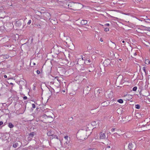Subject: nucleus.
Masks as SVG:
<instances>
[{
    "instance_id": "obj_1",
    "label": "nucleus",
    "mask_w": 150,
    "mask_h": 150,
    "mask_svg": "<svg viewBox=\"0 0 150 150\" xmlns=\"http://www.w3.org/2000/svg\"><path fill=\"white\" fill-rule=\"evenodd\" d=\"M54 115L53 112L51 111H48L46 112V114L43 115V117L45 118H53V116Z\"/></svg>"
},
{
    "instance_id": "obj_2",
    "label": "nucleus",
    "mask_w": 150,
    "mask_h": 150,
    "mask_svg": "<svg viewBox=\"0 0 150 150\" xmlns=\"http://www.w3.org/2000/svg\"><path fill=\"white\" fill-rule=\"evenodd\" d=\"M54 132L53 130H50L48 131L47 132V135L48 136H52V139L53 138H57L58 139V137L57 135L54 134Z\"/></svg>"
},
{
    "instance_id": "obj_3",
    "label": "nucleus",
    "mask_w": 150,
    "mask_h": 150,
    "mask_svg": "<svg viewBox=\"0 0 150 150\" xmlns=\"http://www.w3.org/2000/svg\"><path fill=\"white\" fill-rule=\"evenodd\" d=\"M35 133L34 132L30 133L28 137V139L29 141H30L32 138L35 135Z\"/></svg>"
},
{
    "instance_id": "obj_4",
    "label": "nucleus",
    "mask_w": 150,
    "mask_h": 150,
    "mask_svg": "<svg viewBox=\"0 0 150 150\" xmlns=\"http://www.w3.org/2000/svg\"><path fill=\"white\" fill-rule=\"evenodd\" d=\"M106 137L105 133L101 132L100 134V138L101 139H104Z\"/></svg>"
},
{
    "instance_id": "obj_5",
    "label": "nucleus",
    "mask_w": 150,
    "mask_h": 150,
    "mask_svg": "<svg viewBox=\"0 0 150 150\" xmlns=\"http://www.w3.org/2000/svg\"><path fill=\"white\" fill-rule=\"evenodd\" d=\"M99 122L98 121H93L91 122V124L93 126H99Z\"/></svg>"
},
{
    "instance_id": "obj_6",
    "label": "nucleus",
    "mask_w": 150,
    "mask_h": 150,
    "mask_svg": "<svg viewBox=\"0 0 150 150\" xmlns=\"http://www.w3.org/2000/svg\"><path fill=\"white\" fill-rule=\"evenodd\" d=\"M133 145L132 143H129L128 145V149L129 150H131L133 147Z\"/></svg>"
},
{
    "instance_id": "obj_7",
    "label": "nucleus",
    "mask_w": 150,
    "mask_h": 150,
    "mask_svg": "<svg viewBox=\"0 0 150 150\" xmlns=\"http://www.w3.org/2000/svg\"><path fill=\"white\" fill-rule=\"evenodd\" d=\"M87 21L86 20H83L81 22V24L82 25H85L87 24Z\"/></svg>"
},
{
    "instance_id": "obj_8",
    "label": "nucleus",
    "mask_w": 150,
    "mask_h": 150,
    "mask_svg": "<svg viewBox=\"0 0 150 150\" xmlns=\"http://www.w3.org/2000/svg\"><path fill=\"white\" fill-rule=\"evenodd\" d=\"M143 27V29L145 30H146L149 31H150V27H147L144 26H142Z\"/></svg>"
},
{
    "instance_id": "obj_9",
    "label": "nucleus",
    "mask_w": 150,
    "mask_h": 150,
    "mask_svg": "<svg viewBox=\"0 0 150 150\" xmlns=\"http://www.w3.org/2000/svg\"><path fill=\"white\" fill-rule=\"evenodd\" d=\"M146 18L144 19V21L146 23H150V18H147V17H146Z\"/></svg>"
},
{
    "instance_id": "obj_10",
    "label": "nucleus",
    "mask_w": 150,
    "mask_h": 150,
    "mask_svg": "<svg viewBox=\"0 0 150 150\" xmlns=\"http://www.w3.org/2000/svg\"><path fill=\"white\" fill-rule=\"evenodd\" d=\"M8 126L10 128H12L14 127V125L11 122L8 123Z\"/></svg>"
},
{
    "instance_id": "obj_11",
    "label": "nucleus",
    "mask_w": 150,
    "mask_h": 150,
    "mask_svg": "<svg viewBox=\"0 0 150 150\" xmlns=\"http://www.w3.org/2000/svg\"><path fill=\"white\" fill-rule=\"evenodd\" d=\"M119 131V130L116 128H112L111 129V131L112 132H114L115 131L118 132Z\"/></svg>"
},
{
    "instance_id": "obj_12",
    "label": "nucleus",
    "mask_w": 150,
    "mask_h": 150,
    "mask_svg": "<svg viewBox=\"0 0 150 150\" xmlns=\"http://www.w3.org/2000/svg\"><path fill=\"white\" fill-rule=\"evenodd\" d=\"M18 143L17 142H16L15 143H14V144H13V147L14 148H16L17 147H18Z\"/></svg>"
},
{
    "instance_id": "obj_13",
    "label": "nucleus",
    "mask_w": 150,
    "mask_h": 150,
    "mask_svg": "<svg viewBox=\"0 0 150 150\" xmlns=\"http://www.w3.org/2000/svg\"><path fill=\"white\" fill-rule=\"evenodd\" d=\"M105 150H112V149L110 146H108L105 148Z\"/></svg>"
},
{
    "instance_id": "obj_14",
    "label": "nucleus",
    "mask_w": 150,
    "mask_h": 150,
    "mask_svg": "<svg viewBox=\"0 0 150 150\" xmlns=\"http://www.w3.org/2000/svg\"><path fill=\"white\" fill-rule=\"evenodd\" d=\"M145 63L147 64H149L150 63V61L148 59H146L145 61Z\"/></svg>"
},
{
    "instance_id": "obj_15",
    "label": "nucleus",
    "mask_w": 150,
    "mask_h": 150,
    "mask_svg": "<svg viewBox=\"0 0 150 150\" xmlns=\"http://www.w3.org/2000/svg\"><path fill=\"white\" fill-rule=\"evenodd\" d=\"M135 108L137 109H139L140 108V106L139 105L137 104L135 105Z\"/></svg>"
},
{
    "instance_id": "obj_16",
    "label": "nucleus",
    "mask_w": 150,
    "mask_h": 150,
    "mask_svg": "<svg viewBox=\"0 0 150 150\" xmlns=\"http://www.w3.org/2000/svg\"><path fill=\"white\" fill-rule=\"evenodd\" d=\"M117 102L120 103H123V101L122 99H119L117 100Z\"/></svg>"
},
{
    "instance_id": "obj_17",
    "label": "nucleus",
    "mask_w": 150,
    "mask_h": 150,
    "mask_svg": "<svg viewBox=\"0 0 150 150\" xmlns=\"http://www.w3.org/2000/svg\"><path fill=\"white\" fill-rule=\"evenodd\" d=\"M56 79H57V80L58 81V82L60 83L61 82V80L60 79V78L58 77L57 76L55 78Z\"/></svg>"
},
{
    "instance_id": "obj_18",
    "label": "nucleus",
    "mask_w": 150,
    "mask_h": 150,
    "mask_svg": "<svg viewBox=\"0 0 150 150\" xmlns=\"http://www.w3.org/2000/svg\"><path fill=\"white\" fill-rule=\"evenodd\" d=\"M137 89V86H134V87L133 88L132 90L134 91H136Z\"/></svg>"
},
{
    "instance_id": "obj_19",
    "label": "nucleus",
    "mask_w": 150,
    "mask_h": 150,
    "mask_svg": "<svg viewBox=\"0 0 150 150\" xmlns=\"http://www.w3.org/2000/svg\"><path fill=\"white\" fill-rule=\"evenodd\" d=\"M142 70L146 74V68L145 67H143L142 68Z\"/></svg>"
},
{
    "instance_id": "obj_20",
    "label": "nucleus",
    "mask_w": 150,
    "mask_h": 150,
    "mask_svg": "<svg viewBox=\"0 0 150 150\" xmlns=\"http://www.w3.org/2000/svg\"><path fill=\"white\" fill-rule=\"evenodd\" d=\"M81 57L82 58V59L83 60H84V61H85V60L86 61L87 60L86 59L85 57H83L82 55H81Z\"/></svg>"
},
{
    "instance_id": "obj_21",
    "label": "nucleus",
    "mask_w": 150,
    "mask_h": 150,
    "mask_svg": "<svg viewBox=\"0 0 150 150\" xmlns=\"http://www.w3.org/2000/svg\"><path fill=\"white\" fill-rule=\"evenodd\" d=\"M104 30L105 32H108L109 31V28H105Z\"/></svg>"
},
{
    "instance_id": "obj_22",
    "label": "nucleus",
    "mask_w": 150,
    "mask_h": 150,
    "mask_svg": "<svg viewBox=\"0 0 150 150\" xmlns=\"http://www.w3.org/2000/svg\"><path fill=\"white\" fill-rule=\"evenodd\" d=\"M17 24H18V26H20L21 25V23L20 22H17L16 23V25H17Z\"/></svg>"
},
{
    "instance_id": "obj_23",
    "label": "nucleus",
    "mask_w": 150,
    "mask_h": 150,
    "mask_svg": "<svg viewBox=\"0 0 150 150\" xmlns=\"http://www.w3.org/2000/svg\"><path fill=\"white\" fill-rule=\"evenodd\" d=\"M31 22V20H29L28 22L27 23V24L28 25H29L30 24Z\"/></svg>"
},
{
    "instance_id": "obj_24",
    "label": "nucleus",
    "mask_w": 150,
    "mask_h": 150,
    "mask_svg": "<svg viewBox=\"0 0 150 150\" xmlns=\"http://www.w3.org/2000/svg\"><path fill=\"white\" fill-rule=\"evenodd\" d=\"M32 107L33 108H35V104H32Z\"/></svg>"
},
{
    "instance_id": "obj_25",
    "label": "nucleus",
    "mask_w": 150,
    "mask_h": 150,
    "mask_svg": "<svg viewBox=\"0 0 150 150\" xmlns=\"http://www.w3.org/2000/svg\"><path fill=\"white\" fill-rule=\"evenodd\" d=\"M68 136H65L64 137V139L66 140H68Z\"/></svg>"
},
{
    "instance_id": "obj_26",
    "label": "nucleus",
    "mask_w": 150,
    "mask_h": 150,
    "mask_svg": "<svg viewBox=\"0 0 150 150\" xmlns=\"http://www.w3.org/2000/svg\"><path fill=\"white\" fill-rule=\"evenodd\" d=\"M36 72H37V74H40V71H39V70H37Z\"/></svg>"
},
{
    "instance_id": "obj_27",
    "label": "nucleus",
    "mask_w": 150,
    "mask_h": 150,
    "mask_svg": "<svg viewBox=\"0 0 150 150\" xmlns=\"http://www.w3.org/2000/svg\"><path fill=\"white\" fill-rule=\"evenodd\" d=\"M27 99V96H24L23 97V99L24 100H26V99Z\"/></svg>"
},
{
    "instance_id": "obj_28",
    "label": "nucleus",
    "mask_w": 150,
    "mask_h": 150,
    "mask_svg": "<svg viewBox=\"0 0 150 150\" xmlns=\"http://www.w3.org/2000/svg\"><path fill=\"white\" fill-rule=\"evenodd\" d=\"M104 25L105 26H109L110 25V24L109 23H106Z\"/></svg>"
},
{
    "instance_id": "obj_29",
    "label": "nucleus",
    "mask_w": 150,
    "mask_h": 150,
    "mask_svg": "<svg viewBox=\"0 0 150 150\" xmlns=\"http://www.w3.org/2000/svg\"><path fill=\"white\" fill-rule=\"evenodd\" d=\"M3 124V122L2 121L0 122V126L2 125Z\"/></svg>"
},
{
    "instance_id": "obj_30",
    "label": "nucleus",
    "mask_w": 150,
    "mask_h": 150,
    "mask_svg": "<svg viewBox=\"0 0 150 150\" xmlns=\"http://www.w3.org/2000/svg\"><path fill=\"white\" fill-rule=\"evenodd\" d=\"M100 41L102 42L103 41V39L102 38H100Z\"/></svg>"
},
{
    "instance_id": "obj_31",
    "label": "nucleus",
    "mask_w": 150,
    "mask_h": 150,
    "mask_svg": "<svg viewBox=\"0 0 150 150\" xmlns=\"http://www.w3.org/2000/svg\"><path fill=\"white\" fill-rule=\"evenodd\" d=\"M4 77L5 78H7V76L6 75H5L4 76Z\"/></svg>"
},
{
    "instance_id": "obj_32",
    "label": "nucleus",
    "mask_w": 150,
    "mask_h": 150,
    "mask_svg": "<svg viewBox=\"0 0 150 150\" xmlns=\"http://www.w3.org/2000/svg\"><path fill=\"white\" fill-rule=\"evenodd\" d=\"M46 14H47V15L48 16H50V13H46Z\"/></svg>"
},
{
    "instance_id": "obj_33",
    "label": "nucleus",
    "mask_w": 150,
    "mask_h": 150,
    "mask_svg": "<svg viewBox=\"0 0 150 150\" xmlns=\"http://www.w3.org/2000/svg\"><path fill=\"white\" fill-rule=\"evenodd\" d=\"M137 53L136 52H135L134 53V56H136V55H137Z\"/></svg>"
},
{
    "instance_id": "obj_34",
    "label": "nucleus",
    "mask_w": 150,
    "mask_h": 150,
    "mask_svg": "<svg viewBox=\"0 0 150 150\" xmlns=\"http://www.w3.org/2000/svg\"><path fill=\"white\" fill-rule=\"evenodd\" d=\"M122 42L123 43H124L125 42V41L124 40L122 41Z\"/></svg>"
},
{
    "instance_id": "obj_35",
    "label": "nucleus",
    "mask_w": 150,
    "mask_h": 150,
    "mask_svg": "<svg viewBox=\"0 0 150 150\" xmlns=\"http://www.w3.org/2000/svg\"><path fill=\"white\" fill-rule=\"evenodd\" d=\"M10 84L11 85H13V83H11Z\"/></svg>"
},
{
    "instance_id": "obj_36",
    "label": "nucleus",
    "mask_w": 150,
    "mask_h": 150,
    "mask_svg": "<svg viewBox=\"0 0 150 150\" xmlns=\"http://www.w3.org/2000/svg\"><path fill=\"white\" fill-rule=\"evenodd\" d=\"M90 60H88V61L89 62V63H90Z\"/></svg>"
},
{
    "instance_id": "obj_37",
    "label": "nucleus",
    "mask_w": 150,
    "mask_h": 150,
    "mask_svg": "<svg viewBox=\"0 0 150 150\" xmlns=\"http://www.w3.org/2000/svg\"><path fill=\"white\" fill-rule=\"evenodd\" d=\"M119 60L121 61V60H122V59H119Z\"/></svg>"
},
{
    "instance_id": "obj_38",
    "label": "nucleus",
    "mask_w": 150,
    "mask_h": 150,
    "mask_svg": "<svg viewBox=\"0 0 150 150\" xmlns=\"http://www.w3.org/2000/svg\"><path fill=\"white\" fill-rule=\"evenodd\" d=\"M33 64H34V65H35V63H33Z\"/></svg>"
},
{
    "instance_id": "obj_39",
    "label": "nucleus",
    "mask_w": 150,
    "mask_h": 150,
    "mask_svg": "<svg viewBox=\"0 0 150 150\" xmlns=\"http://www.w3.org/2000/svg\"><path fill=\"white\" fill-rule=\"evenodd\" d=\"M4 104H5V103H3V105Z\"/></svg>"
},
{
    "instance_id": "obj_40",
    "label": "nucleus",
    "mask_w": 150,
    "mask_h": 150,
    "mask_svg": "<svg viewBox=\"0 0 150 150\" xmlns=\"http://www.w3.org/2000/svg\"><path fill=\"white\" fill-rule=\"evenodd\" d=\"M1 95V94H0V96Z\"/></svg>"
}]
</instances>
